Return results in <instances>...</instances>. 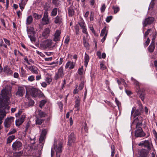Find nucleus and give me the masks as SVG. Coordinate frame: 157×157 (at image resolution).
I'll return each mask as SVG.
<instances>
[{
    "label": "nucleus",
    "mask_w": 157,
    "mask_h": 157,
    "mask_svg": "<svg viewBox=\"0 0 157 157\" xmlns=\"http://www.w3.org/2000/svg\"><path fill=\"white\" fill-rule=\"evenodd\" d=\"M70 41V38L67 35L66 36L64 42L66 44H68Z\"/></svg>",
    "instance_id": "6e6d98bb"
},
{
    "label": "nucleus",
    "mask_w": 157,
    "mask_h": 157,
    "mask_svg": "<svg viewBox=\"0 0 157 157\" xmlns=\"http://www.w3.org/2000/svg\"><path fill=\"white\" fill-rule=\"evenodd\" d=\"M73 5L72 4L68 8V15L69 17H72L74 15L75 11L73 9Z\"/></svg>",
    "instance_id": "6ab92c4d"
},
{
    "label": "nucleus",
    "mask_w": 157,
    "mask_h": 157,
    "mask_svg": "<svg viewBox=\"0 0 157 157\" xmlns=\"http://www.w3.org/2000/svg\"><path fill=\"white\" fill-rule=\"evenodd\" d=\"M38 90L35 88H33L31 90V94L33 97H36L38 94Z\"/></svg>",
    "instance_id": "4be33fe9"
},
{
    "label": "nucleus",
    "mask_w": 157,
    "mask_h": 157,
    "mask_svg": "<svg viewBox=\"0 0 157 157\" xmlns=\"http://www.w3.org/2000/svg\"><path fill=\"white\" fill-rule=\"evenodd\" d=\"M25 116L22 115L20 119H18L16 121V126H19L21 125L24 122Z\"/></svg>",
    "instance_id": "aec40b11"
},
{
    "label": "nucleus",
    "mask_w": 157,
    "mask_h": 157,
    "mask_svg": "<svg viewBox=\"0 0 157 157\" xmlns=\"http://www.w3.org/2000/svg\"><path fill=\"white\" fill-rule=\"evenodd\" d=\"M3 40L6 44L9 46L10 45V42L9 40L5 38H3Z\"/></svg>",
    "instance_id": "0e129e2a"
},
{
    "label": "nucleus",
    "mask_w": 157,
    "mask_h": 157,
    "mask_svg": "<svg viewBox=\"0 0 157 157\" xmlns=\"http://www.w3.org/2000/svg\"><path fill=\"white\" fill-rule=\"evenodd\" d=\"M30 126V124L29 123V122H27L26 124V126L25 127V132H27L28 129V128H29Z\"/></svg>",
    "instance_id": "69168bd1"
},
{
    "label": "nucleus",
    "mask_w": 157,
    "mask_h": 157,
    "mask_svg": "<svg viewBox=\"0 0 157 157\" xmlns=\"http://www.w3.org/2000/svg\"><path fill=\"white\" fill-rule=\"evenodd\" d=\"M100 66L101 69L102 70H104L106 69V67L104 65V64L102 63H101L100 64Z\"/></svg>",
    "instance_id": "13d9d810"
},
{
    "label": "nucleus",
    "mask_w": 157,
    "mask_h": 157,
    "mask_svg": "<svg viewBox=\"0 0 157 157\" xmlns=\"http://www.w3.org/2000/svg\"><path fill=\"white\" fill-rule=\"evenodd\" d=\"M52 81V79L50 78L49 77H47L46 79V82L48 83V84H49Z\"/></svg>",
    "instance_id": "e2e57ef3"
},
{
    "label": "nucleus",
    "mask_w": 157,
    "mask_h": 157,
    "mask_svg": "<svg viewBox=\"0 0 157 157\" xmlns=\"http://www.w3.org/2000/svg\"><path fill=\"white\" fill-rule=\"evenodd\" d=\"M43 119L37 118L36 120V124L41 125L44 122Z\"/></svg>",
    "instance_id": "7c9ffc66"
},
{
    "label": "nucleus",
    "mask_w": 157,
    "mask_h": 157,
    "mask_svg": "<svg viewBox=\"0 0 157 157\" xmlns=\"http://www.w3.org/2000/svg\"><path fill=\"white\" fill-rule=\"evenodd\" d=\"M106 27H104L103 29L102 30L101 33L100 34L101 36H105L106 32H107V31H106Z\"/></svg>",
    "instance_id": "c9c22d12"
},
{
    "label": "nucleus",
    "mask_w": 157,
    "mask_h": 157,
    "mask_svg": "<svg viewBox=\"0 0 157 157\" xmlns=\"http://www.w3.org/2000/svg\"><path fill=\"white\" fill-rule=\"evenodd\" d=\"M58 9L56 8H54L52 10L51 12V16H55L57 13Z\"/></svg>",
    "instance_id": "c756f323"
},
{
    "label": "nucleus",
    "mask_w": 157,
    "mask_h": 157,
    "mask_svg": "<svg viewBox=\"0 0 157 157\" xmlns=\"http://www.w3.org/2000/svg\"><path fill=\"white\" fill-rule=\"evenodd\" d=\"M33 16L36 19H39L42 17L41 15H39L35 13H33Z\"/></svg>",
    "instance_id": "f704fd0d"
},
{
    "label": "nucleus",
    "mask_w": 157,
    "mask_h": 157,
    "mask_svg": "<svg viewBox=\"0 0 157 157\" xmlns=\"http://www.w3.org/2000/svg\"><path fill=\"white\" fill-rule=\"evenodd\" d=\"M39 113L38 115L40 117H45L46 115V113L41 110L38 111Z\"/></svg>",
    "instance_id": "72a5a7b5"
},
{
    "label": "nucleus",
    "mask_w": 157,
    "mask_h": 157,
    "mask_svg": "<svg viewBox=\"0 0 157 157\" xmlns=\"http://www.w3.org/2000/svg\"><path fill=\"white\" fill-rule=\"evenodd\" d=\"M112 18V16L108 17L106 19V21L107 22H109Z\"/></svg>",
    "instance_id": "338daca9"
},
{
    "label": "nucleus",
    "mask_w": 157,
    "mask_h": 157,
    "mask_svg": "<svg viewBox=\"0 0 157 157\" xmlns=\"http://www.w3.org/2000/svg\"><path fill=\"white\" fill-rule=\"evenodd\" d=\"M0 96V130L1 129V125L2 123V120L6 116L5 111L3 110L9 109L10 107L8 106L10 101V98L11 96L10 91L3 89L1 91Z\"/></svg>",
    "instance_id": "f257e3e1"
},
{
    "label": "nucleus",
    "mask_w": 157,
    "mask_h": 157,
    "mask_svg": "<svg viewBox=\"0 0 157 157\" xmlns=\"http://www.w3.org/2000/svg\"><path fill=\"white\" fill-rule=\"evenodd\" d=\"M105 8H106V6H105V4H103L101 8V12H104L105 10Z\"/></svg>",
    "instance_id": "bf43d9fd"
},
{
    "label": "nucleus",
    "mask_w": 157,
    "mask_h": 157,
    "mask_svg": "<svg viewBox=\"0 0 157 157\" xmlns=\"http://www.w3.org/2000/svg\"><path fill=\"white\" fill-rule=\"evenodd\" d=\"M114 145H112L111 146V156L113 157L114 155V154L115 152V151L114 149Z\"/></svg>",
    "instance_id": "79ce46f5"
},
{
    "label": "nucleus",
    "mask_w": 157,
    "mask_h": 157,
    "mask_svg": "<svg viewBox=\"0 0 157 157\" xmlns=\"http://www.w3.org/2000/svg\"><path fill=\"white\" fill-rule=\"evenodd\" d=\"M45 138V136H44L41 135L40 136L39 139V142L40 143H41L44 140V139Z\"/></svg>",
    "instance_id": "603ef678"
},
{
    "label": "nucleus",
    "mask_w": 157,
    "mask_h": 157,
    "mask_svg": "<svg viewBox=\"0 0 157 157\" xmlns=\"http://www.w3.org/2000/svg\"><path fill=\"white\" fill-rule=\"evenodd\" d=\"M22 146V144L21 142L16 141L13 143L12 147L14 150H19L21 149Z\"/></svg>",
    "instance_id": "6e6552de"
},
{
    "label": "nucleus",
    "mask_w": 157,
    "mask_h": 157,
    "mask_svg": "<svg viewBox=\"0 0 157 157\" xmlns=\"http://www.w3.org/2000/svg\"><path fill=\"white\" fill-rule=\"evenodd\" d=\"M150 42V40L149 38H147L146 41L144 43V45L145 47H147L149 44Z\"/></svg>",
    "instance_id": "8fccbe9b"
},
{
    "label": "nucleus",
    "mask_w": 157,
    "mask_h": 157,
    "mask_svg": "<svg viewBox=\"0 0 157 157\" xmlns=\"http://www.w3.org/2000/svg\"><path fill=\"white\" fill-rule=\"evenodd\" d=\"M142 118L140 116H138L136 118L131 125L132 127L134 125L136 130L135 131V136L137 137H143L145 135V133L144 132L141 127L142 125Z\"/></svg>",
    "instance_id": "f03ea898"
},
{
    "label": "nucleus",
    "mask_w": 157,
    "mask_h": 157,
    "mask_svg": "<svg viewBox=\"0 0 157 157\" xmlns=\"http://www.w3.org/2000/svg\"><path fill=\"white\" fill-rule=\"evenodd\" d=\"M28 80L30 82H33L35 80V77L32 75L29 76L28 78Z\"/></svg>",
    "instance_id": "49530a36"
},
{
    "label": "nucleus",
    "mask_w": 157,
    "mask_h": 157,
    "mask_svg": "<svg viewBox=\"0 0 157 157\" xmlns=\"http://www.w3.org/2000/svg\"><path fill=\"white\" fill-rule=\"evenodd\" d=\"M27 98L28 99V100H29V105L30 106H33L35 102L34 101L31 99H29V97H28Z\"/></svg>",
    "instance_id": "c03bdc74"
},
{
    "label": "nucleus",
    "mask_w": 157,
    "mask_h": 157,
    "mask_svg": "<svg viewBox=\"0 0 157 157\" xmlns=\"http://www.w3.org/2000/svg\"><path fill=\"white\" fill-rule=\"evenodd\" d=\"M75 63L73 62H71V61H68L66 64L65 68L66 69L69 68L70 69H73L75 67Z\"/></svg>",
    "instance_id": "412c9836"
},
{
    "label": "nucleus",
    "mask_w": 157,
    "mask_h": 157,
    "mask_svg": "<svg viewBox=\"0 0 157 157\" xmlns=\"http://www.w3.org/2000/svg\"><path fill=\"white\" fill-rule=\"evenodd\" d=\"M75 31L76 34H78L79 32V29L78 26V25H76L75 27Z\"/></svg>",
    "instance_id": "052dcab7"
},
{
    "label": "nucleus",
    "mask_w": 157,
    "mask_h": 157,
    "mask_svg": "<svg viewBox=\"0 0 157 157\" xmlns=\"http://www.w3.org/2000/svg\"><path fill=\"white\" fill-rule=\"evenodd\" d=\"M3 71L7 73L11 74L12 73V71L8 67H4L3 68Z\"/></svg>",
    "instance_id": "473e14b6"
},
{
    "label": "nucleus",
    "mask_w": 157,
    "mask_h": 157,
    "mask_svg": "<svg viewBox=\"0 0 157 157\" xmlns=\"http://www.w3.org/2000/svg\"><path fill=\"white\" fill-rule=\"evenodd\" d=\"M15 136L13 135H12L9 136L7 139V143H10L12 141L15 139Z\"/></svg>",
    "instance_id": "2f4dec72"
},
{
    "label": "nucleus",
    "mask_w": 157,
    "mask_h": 157,
    "mask_svg": "<svg viewBox=\"0 0 157 157\" xmlns=\"http://www.w3.org/2000/svg\"><path fill=\"white\" fill-rule=\"evenodd\" d=\"M19 5L20 8L21 9L22 11L24 9V8L25 5L24 4L21 2L19 3Z\"/></svg>",
    "instance_id": "864d4df0"
},
{
    "label": "nucleus",
    "mask_w": 157,
    "mask_h": 157,
    "mask_svg": "<svg viewBox=\"0 0 157 157\" xmlns=\"http://www.w3.org/2000/svg\"><path fill=\"white\" fill-rule=\"evenodd\" d=\"M134 84L138 86V88L139 87V83L133 77L131 78Z\"/></svg>",
    "instance_id": "58836bf2"
},
{
    "label": "nucleus",
    "mask_w": 157,
    "mask_h": 157,
    "mask_svg": "<svg viewBox=\"0 0 157 157\" xmlns=\"http://www.w3.org/2000/svg\"><path fill=\"white\" fill-rule=\"evenodd\" d=\"M113 9L114 10V13H116L119 11L120 8L118 6H113Z\"/></svg>",
    "instance_id": "4c0bfd02"
},
{
    "label": "nucleus",
    "mask_w": 157,
    "mask_h": 157,
    "mask_svg": "<svg viewBox=\"0 0 157 157\" xmlns=\"http://www.w3.org/2000/svg\"><path fill=\"white\" fill-rule=\"evenodd\" d=\"M38 75L36 76V80L37 81H38L41 78V75L40 73V72H38V74H36Z\"/></svg>",
    "instance_id": "3c124183"
},
{
    "label": "nucleus",
    "mask_w": 157,
    "mask_h": 157,
    "mask_svg": "<svg viewBox=\"0 0 157 157\" xmlns=\"http://www.w3.org/2000/svg\"><path fill=\"white\" fill-rule=\"evenodd\" d=\"M59 107L60 109V110L61 111L63 109V104L62 102H60L58 104Z\"/></svg>",
    "instance_id": "774afa93"
},
{
    "label": "nucleus",
    "mask_w": 157,
    "mask_h": 157,
    "mask_svg": "<svg viewBox=\"0 0 157 157\" xmlns=\"http://www.w3.org/2000/svg\"><path fill=\"white\" fill-rule=\"evenodd\" d=\"M33 21V18L31 15H30L27 17L26 21V24L29 25Z\"/></svg>",
    "instance_id": "393cba45"
},
{
    "label": "nucleus",
    "mask_w": 157,
    "mask_h": 157,
    "mask_svg": "<svg viewBox=\"0 0 157 157\" xmlns=\"http://www.w3.org/2000/svg\"><path fill=\"white\" fill-rule=\"evenodd\" d=\"M50 8V6L47 3H45L44 6V10H45V11L48 12V10Z\"/></svg>",
    "instance_id": "a19ab883"
},
{
    "label": "nucleus",
    "mask_w": 157,
    "mask_h": 157,
    "mask_svg": "<svg viewBox=\"0 0 157 157\" xmlns=\"http://www.w3.org/2000/svg\"><path fill=\"white\" fill-rule=\"evenodd\" d=\"M83 68L78 69V73L80 75H82L83 74Z\"/></svg>",
    "instance_id": "4d7b16f0"
},
{
    "label": "nucleus",
    "mask_w": 157,
    "mask_h": 157,
    "mask_svg": "<svg viewBox=\"0 0 157 157\" xmlns=\"http://www.w3.org/2000/svg\"><path fill=\"white\" fill-rule=\"evenodd\" d=\"M26 71L24 70L22 67L21 68L20 74L22 77L26 76Z\"/></svg>",
    "instance_id": "e433bc0d"
},
{
    "label": "nucleus",
    "mask_w": 157,
    "mask_h": 157,
    "mask_svg": "<svg viewBox=\"0 0 157 157\" xmlns=\"http://www.w3.org/2000/svg\"><path fill=\"white\" fill-rule=\"evenodd\" d=\"M28 69L32 73L35 74H38V72H40V71L37 68L34 66H29Z\"/></svg>",
    "instance_id": "2eb2a0df"
},
{
    "label": "nucleus",
    "mask_w": 157,
    "mask_h": 157,
    "mask_svg": "<svg viewBox=\"0 0 157 157\" xmlns=\"http://www.w3.org/2000/svg\"><path fill=\"white\" fill-rule=\"evenodd\" d=\"M76 138L75 135L73 133H71L68 137V144L69 146H71L72 143L74 142Z\"/></svg>",
    "instance_id": "4468645a"
},
{
    "label": "nucleus",
    "mask_w": 157,
    "mask_h": 157,
    "mask_svg": "<svg viewBox=\"0 0 157 157\" xmlns=\"http://www.w3.org/2000/svg\"><path fill=\"white\" fill-rule=\"evenodd\" d=\"M22 154V153L21 151H19L18 152H16L14 153V155L16 156H20Z\"/></svg>",
    "instance_id": "5fc2aeb1"
},
{
    "label": "nucleus",
    "mask_w": 157,
    "mask_h": 157,
    "mask_svg": "<svg viewBox=\"0 0 157 157\" xmlns=\"http://www.w3.org/2000/svg\"><path fill=\"white\" fill-rule=\"evenodd\" d=\"M137 92V94L139 95L140 98L143 101L144 99V97L145 95V90L143 88L141 89L140 87H139Z\"/></svg>",
    "instance_id": "1a4fd4ad"
},
{
    "label": "nucleus",
    "mask_w": 157,
    "mask_h": 157,
    "mask_svg": "<svg viewBox=\"0 0 157 157\" xmlns=\"http://www.w3.org/2000/svg\"><path fill=\"white\" fill-rule=\"evenodd\" d=\"M78 24L81 28H85L86 27V26L84 25H85V23L84 21H80V22L78 23Z\"/></svg>",
    "instance_id": "de8ad7c7"
},
{
    "label": "nucleus",
    "mask_w": 157,
    "mask_h": 157,
    "mask_svg": "<svg viewBox=\"0 0 157 157\" xmlns=\"http://www.w3.org/2000/svg\"><path fill=\"white\" fill-rule=\"evenodd\" d=\"M135 107L132 108L131 112V115H133L134 118H135L137 116L140 115L141 113V111L143 110V108L142 105L140 106L139 109H136Z\"/></svg>",
    "instance_id": "20e7f679"
},
{
    "label": "nucleus",
    "mask_w": 157,
    "mask_h": 157,
    "mask_svg": "<svg viewBox=\"0 0 157 157\" xmlns=\"http://www.w3.org/2000/svg\"><path fill=\"white\" fill-rule=\"evenodd\" d=\"M139 146H143L144 147L147 148V150L149 151L151 150V147L153 146L152 143L148 140H145L142 141L138 144Z\"/></svg>",
    "instance_id": "423d86ee"
},
{
    "label": "nucleus",
    "mask_w": 157,
    "mask_h": 157,
    "mask_svg": "<svg viewBox=\"0 0 157 157\" xmlns=\"http://www.w3.org/2000/svg\"><path fill=\"white\" fill-rule=\"evenodd\" d=\"M42 24L43 25L48 24L49 23V20L48 18V12L45 11L43 17L42 19Z\"/></svg>",
    "instance_id": "9d476101"
},
{
    "label": "nucleus",
    "mask_w": 157,
    "mask_h": 157,
    "mask_svg": "<svg viewBox=\"0 0 157 157\" xmlns=\"http://www.w3.org/2000/svg\"><path fill=\"white\" fill-rule=\"evenodd\" d=\"M52 44V40H47L41 44L40 45L41 47L45 48H47L50 47Z\"/></svg>",
    "instance_id": "ddd939ff"
},
{
    "label": "nucleus",
    "mask_w": 157,
    "mask_h": 157,
    "mask_svg": "<svg viewBox=\"0 0 157 157\" xmlns=\"http://www.w3.org/2000/svg\"><path fill=\"white\" fill-rule=\"evenodd\" d=\"M50 30L49 28L45 29L43 31L42 36L45 38H47L49 35Z\"/></svg>",
    "instance_id": "f3484780"
},
{
    "label": "nucleus",
    "mask_w": 157,
    "mask_h": 157,
    "mask_svg": "<svg viewBox=\"0 0 157 157\" xmlns=\"http://www.w3.org/2000/svg\"><path fill=\"white\" fill-rule=\"evenodd\" d=\"M25 92V90L24 88L22 87H19L16 93V95H18L20 97H22Z\"/></svg>",
    "instance_id": "dca6fc26"
},
{
    "label": "nucleus",
    "mask_w": 157,
    "mask_h": 157,
    "mask_svg": "<svg viewBox=\"0 0 157 157\" xmlns=\"http://www.w3.org/2000/svg\"><path fill=\"white\" fill-rule=\"evenodd\" d=\"M154 18L152 17H148L144 20L143 22L144 27L146 26L147 25H150L154 21Z\"/></svg>",
    "instance_id": "9b49d317"
},
{
    "label": "nucleus",
    "mask_w": 157,
    "mask_h": 157,
    "mask_svg": "<svg viewBox=\"0 0 157 157\" xmlns=\"http://www.w3.org/2000/svg\"><path fill=\"white\" fill-rule=\"evenodd\" d=\"M61 33V31L59 30H57L56 31L55 33L54 37L53 38L54 41L56 42L60 40V36Z\"/></svg>",
    "instance_id": "a211bd4d"
},
{
    "label": "nucleus",
    "mask_w": 157,
    "mask_h": 157,
    "mask_svg": "<svg viewBox=\"0 0 157 157\" xmlns=\"http://www.w3.org/2000/svg\"><path fill=\"white\" fill-rule=\"evenodd\" d=\"M80 101V100L78 98H76L75 99V107H78L79 106Z\"/></svg>",
    "instance_id": "37998d69"
},
{
    "label": "nucleus",
    "mask_w": 157,
    "mask_h": 157,
    "mask_svg": "<svg viewBox=\"0 0 157 157\" xmlns=\"http://www.w3.org/2000/svg\"><path fill=\"white\" fill-rule=\"evenodd\" d=\"M155 48V45L150 44L148 48V51L151 52H153Z\"/></svg>",
    "instance_id": "c85d7f7f"
},
{
    "label": "nucleus",
    "mask_w": 157,
    "mask_h": 157,
    "mask_svg": "<svg viewBox=\"0 0 157 157\" xmlns=\"http://www.w3.org/2000/svg\"><path fill=\"white\" fill-rule=\"evenodd\" d=\"M149 151L144 149H142L139 151V157H147Z\"/></svg>",
    "instance_id": "f8f14e48"
},
{
    "label": "nucleus",
    "mask_w": 157,
    "mask_h": 157,
    "mask_svg": "<svg viewBox=\"0 0 157 157\" xmlns=\"http://www.w3.org/2000/svg\"><path fill=\"white\" fill-rule=\"evenodd\" d=\"M27 31L28 35L31 41L32 42L35 41V39L34 37L35 32L33 27H27Z\"/></svg>",
    "instance_id": "7ed1b4c3"
},
{
    "label": "nucleus",
    "mask_w": 157,
    "mask_h": 157,
    "mask_svg": "<svg viewBox=\"0 0 157 157\" xmlns=\"http://www.w3.org/2000/svg\"><path fill=\"white\" fill-rule=\"evenodd\" d=\"M62 143L61 142H60L58 143V146H57V145H56V152H62Z\"/></svg>",
    "instance_id": "5701e85b"
},
{
    "label": "nucleus",
    "mask_w": 157,
    "mask_h": 157,
    "mask_svg": "<svg viewBox=\"0 0 157 157\" xmlns=\"http://www.w3.org/2000/svg\"><path fill=\"white\" fill-rule=\"evenodd\" d=\"M83 43L84 46L86 48H89L90 47L89 44L87 42V40L85 38V37H83Z\"/></svg>",
    "instance_id": "cd10ccee"
},
{
    "label": "nucleus",
    "mask_w": 157,
    "mask_h": 157,
    "mask_svg": "<svg viewBox=\"0 0 157 157\" xmlns=\"http://www.w3.org/2000/svg\"><path fill=\"white\" fill-rule=\"evenodd\" d=\"M64 75L63 68L61 67L58 69L57 72L55 74L54 79L56 80H57L60 78H63Z\"/></svg>",
    "instance_id": "39448f33"
},
{
    "label": "nucleus",
    "mask_w": 157,
    "mask_h": 157,
    "mask_svg": "<svg viewBox=\"0 0 157 157\" xmlns=\"http://www.w3.org/2000/svg\"><path fill=\"white\" fill-rule=\"evenodd\" d=\"M62 20L61 16H57L55 18L54 22L56 24L60 23Z\"/></svg>",
    "instance_id": "bb28decb"
},
{
    "label": "nucleus",
    "mask_w": 157,
    "mask_h": 157,
    "mask_svg": "<svg viewBox=\"0 0 157 157\" xmlns=\"http://www.w3.org/2000/svg\"><path fill=\"white\" fill-rule=\"evenodd\" d=\"M60 0H52V4L56 7H58L60 5Z\"/></svg>",
    "instance_id": "a878e982"
},
{
    "label": "nucleus",
    "mask_w": 157,
    "mask_h": 157,
    "mask_svg": "<svg viewBox=\"0 0 157 157\" xmlns=\"http://www.w3.org/2000/svg\"><path fill=\"white\" fill-rule=\"evenodd\" d=\"M90 58L88 55L86 53H85L84 56V65L86 67L87 66L89 62Z\"/></svg>",
    "instance_id": "b1692460"
},
{
    "label": "nucleus",
    "mask_w": 157,
    "mask_h": 157,
    "mask_svg": "<svg viewBox=\"0 0 157 157\" xmlns=\"http://www.w3.org/2000/svg\"><path fill=\"white\" fill-rule=\"evenodd\" d=\"M84 85V82L83 81L81 82L78 86V89L81 90L83 88Z\"/></svg>",
    "instance_id": "a18cd8bd"
},
{
    "label": "nucleus",
    "mask_w": 157,
    "mask_h": 157,
    "mask_svg": "<svg viewBox=\"0 0 157 157\" xmlns=\"http://www.w3.org/2000/svg\"><path fill=\"white\" fill-rule=\"evenodd\" d=\"M47 131L45 129H44L42 131L40 135L42 136L44 135V136L45 137Z\"/></svg>",
    "instance_id": "680f3d73"
},
{
    "label": "nucleus",
    "mask_w": 157,
    "mask_h": 157,
    "mask_svg": "<svg viewBox=\"0 0 157 157\" xmlns=\"http://www.w3.org/2000/svg\"><path fill=\"white\" fill-rule=\"evenodd\" d=\"M14 118L13 117H11L6 119L4 122L5 127L7 128L10 127L11 124L13 122Z\"/></svg>",
    "instance_id": "0eeeda50"
},
{
    "label": "nucleus",
    "mask_w": 157,
    "mask_h": 157,
    "mask_svg": "<svg viewBox=\"0 0 157 157\" xmlns=\"http://www.w3.org/2000/svg\"><path fill=\"white\" fill-rule=\"evenodd\" d=\"M152 29H148L145 32L144 35V37H146L149 34L150 32L151 31Z\"/></svg>",
    "instance_id": "09e8293b"
},
{
    "label": "nucleus",
    "mask_w": 157,
    "mask_h": 157,
    "mask_svg": "<svg viewBox=\"0 0 157 157\" xmlns=\"http://www.w3.org/2000/svg\"><path fill=\"white\" fill-rule=\"evenodd\" d=\"M46 101L45 100H42L40 102L39 106L41 108H42V107L46 103Z\"/></svg>",
    "instance_id": "ea45409f"
}]
</instances>
